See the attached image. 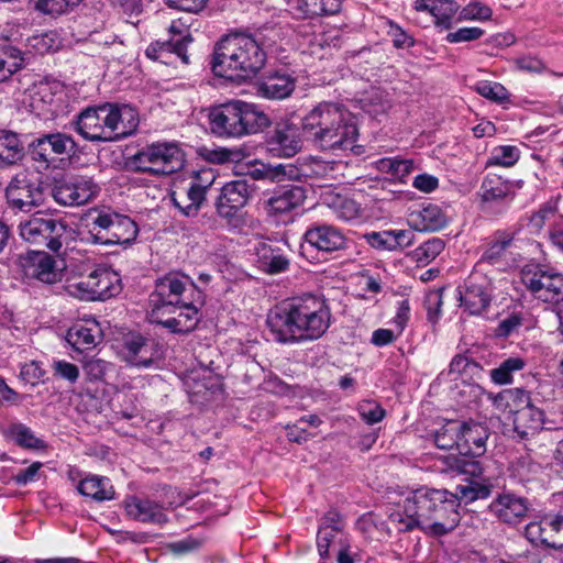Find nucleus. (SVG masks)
Returning <instances> with one entry per match:
<instances>
[{
    "label": "nucleus",
    "mask_w": 563,
    "mask_h": 563,
    "mask_svg": "<svg viewBox=\"0 0 563 563\" xmlns=\"http://www.w3.org/2000/svg\"><path fill=\"white\" fill-rule=\"evenodd\" d=\"M460 504L448 489L422 487L413 490L405 500L402 510L389 514L390 525L398 531L415 528L433 537L448 534L461 520Z\"/></svg>",
    "instance_id": "obj_1"
},
{
    "label": "nucleus",
    "mask_w": 563,
    "mask_h": 563,
    "mask_svg": "<svg viewBox=\"0 0 563 563\" xmlns=\"http://www.w3.org/2000/svg\"><path fill=\"white\" fill-rule=\"evenodd\" d=\"M331 308L327 300L305 295L283 301L269 310L267 327L280 343L320 339L331 324Z\"/></svg>",
    "instance_id": "obj_2"
},
{
    "label": "nucleus",
    "mask_w": 563,
    "mask_h": 563,
    "mask_svg": "<svg viewBox=\"0 0 563 563\" xmlns=\"http://www.w3.org/2000/svg\"><path fill=\"white\" fill-rule=\"evenodd\" d=\"M301 131L314 147L328 152L351 150L358 136L349 110L330 101L319 102L302 118Z\"/></svg>",
    "instance_id": "obj_3"
},
{
    "label": "nucleus",
    "mask_w": 563,
    "mask_h": 563,
    "mask_svg": "<svg viewBox=\"0 0 563 563\" xmlns=\"http://www.w3.org/2000/svg\"><path fill=\"white\" fill-rule=\"evenodd\" d=\"M267 54L260 38L234 33L214 46L211 68L216 76L242 82L254 78L265 66Z\"/></svg>",
    "instance_id": "obj_4"
},
{
    "label": "nucleus",
    "mask_w": 563,
    "mask_h": 563,
    "mask_svg": "<svg viewBox=\"0 0 563 563\" xmlns=\"http://www.w3.org/2000/svg\"><path fill=\"white\" fill-rule=\"evenodd\" d=\"M210 131L220 137L239 139L271 126L269 117L255 103L232 100L210 108Z\"/></svg>",
    "instance_id": "obj_5"
},
{
    "label": "nucleus",
    "mask_w": 563,
    "mask_h": 563,
    "mask_svg": "<svg viewBox=\"0 0 563 563\" xmlns=\"http://www.w3.org/2000/svg\"><path fill=\"white\" fill-rule=\"evenodd\" d=\"M189 299L205 302V295L190 276L172 271L155 282V288L150 295V319L156 320L175 313L177 305L189 303Z\"/></svg>",
    "instance_id": "obj_6"
},
{
    "label": "nucleus",
    "mask_w": 563,
    "mask_h": 563,
    "mask_svg": "<svg viewBox=\"0 0 563 563\" xmlns=\"http://www.w3.org/2000/svg\"><path fill=\"white\" fill-rule=\"evenodd\" d=\"M136 223L113 211L99 212L90 224L88 241L100 245H130L137 236Z\"/></svg>",
    "instance_id": "obj_7"
},
{
    "label": "nucleus",
    "mask_w": 563,
    "mask_h": 563,
    "mask_svg": "<svg viewBox=\"0 0 563 563\" xmlns=\"http://www.w3.org/2000/svg\"><path fill=\"white\" fill-rule=\"evenodd\" d=\"M184 153L174 143H153L139 151L131 161L135 170L170 175L184 166Z\"/></svg>",
    "instance_id": "obj_8"
},
{
    "label": "nucleus",
    "mask_w": 563,
    "mask_h": 563,
    "mask_svg": "<svg viewBox=\"0 0 563 563\" xmlns=\"http://www.w3.org/2000/svg\"><path fill=\"white\" fill-rule=\"evenodd\" d=\"M251 194V185L245 179L229 181L222 186L214 207L217 214L228 227L240 229L244 225L242 209L247 205Z\"/></svg>",
    "instance_id": "obj_9"
},
{
    "label": "nucleus",
    "mask_w": 563,
    "mask_h": 563,
    "mask_svg": "<svg viewBox=\"0 0 563 563\" xmlns=\"http://www.w3.org/2000/svg\"><path fill=\"white\" fill-rule=\"evenodd\" d=\"M460 306L470 314L487 311L495 297V286L487 273L474 266L472 273L457 288Z\"/></svg>",
    "instance_id": "obj_10"
},
{
    "label": "nucleus",
    "mask_w": 563,
    "mask_h": 563,
    "mask_svg": "<svg viewBox=\"0 0 563 563\" xmlns=\"http://www.w3.org/2000/svg\"><path fill=\"white\" fill-rule=\"evenodd\" d=\"M122 290L118 273L107 267H98L84 280L69 286V294L86 301H104Z\"/></svg>",
    "instance_id": "obj_11"
},
{
    "label": "nucleus",
    "mask_w": 563,
    "mask_h": 563,
    "mask_svg": "<svg viewBox=\"0 0 563 563\" xmlns=\"http://www.w3.org/2000/svg\"><path fill=\"white\" fill-rule=\"evenodd\" d=\"M67 223L51 217H33L19 225L20 236L35 245H44L53 252L63 246V238L67 233Z\"/></svg>",
    "instance_id": "obj_12"
},
{
    "label": "nucleus",
    "mask_w": 563,
    "mask_h": 563,
    "mask_svg": "<svg viewBox=\"0 0 563 563\" xmlns=\"http://www.w3.org/2000/svg\"><path fill=\"white\" fill-rule=\"evenodd\" d=\"M521 282L537 298L545 302L563 299V275L545 271L540 265H527L521 269Z\"/></svg>",
    "instance_id": "obj_13"
},
{
    "label": "nucleus",
    "mask_w": 563,
    "mask_h": 563,
    "mask_svg": "<svg viewBox=\"0 0 563 563\" xmlns=\"http://www.w3.org/2000/svg\"><path fill=\"white\" fill-rule=\"evenodd\" d=\"M5 198L10 207L31 211L44 202L42 181L34 175L21 172L7 186Z\"/></svg>",
    "instance_id": "obj_14"
},
{
    "label": "nucleus",
    "mask_w": 563,
    "mask_h": 563,
    "mask_svg": "<svg viewBox=\"0 0 563 563\" xmlns=\"http://www.w3.org/2000/svg\"><path fill=\"white\" fill-rule=\"evenodd\" d=\"M520 230V227H510L494 231L487 239L475 266L485 271L486 265H506L510 260L515 261L512 249L516 246V236Z\"/></svg>",
    "instance_id": "obj_15"
},
{
    "label": "nucleus",
    "mask_w": 563,
    "mask_h": 563,
    "mask_svg": "<svg viewBox=\"0 0 563 563\" xmlns=\"http://www.w3.org/2000/svg\"><path fill=\"white\" fill-rule=\"evenodd\" d=\"M482 210L486 213L503 214L515 198L512 183L495 174H488L479 188Z\"/></svg>",
    "instance_id": "obj_16"
},
{
    "label": "nucleus",
    "mask_w": 563,
    "mask_h": 563,
    "mask_svg": "<svg viewBox=\"0 0 563 563\" xmlns=\"http://www.w3.org/2000/svg\"><path fill=\"white\" fill-rule=\"evenodd\" d=\"M77 152L74 139L62 132L47 133L35 139L29 146L33 161L48 165L59 155H73Z\"/></svg>",
    "instance_id": "obj_17"
},
{
    "label": "nucleus",
    "mask_w": 563,
    "mask_h": 563,
    "mask_svg": "<svg viewBox=\"0 0 563 563\" xmlns=\"http://www.w3.org/2000/svg\"><path fill=\"white\" fill-rule=\"evenodd\" d=\"M530 509L529 499L512 492L498 493L488 506V511L499 522L511 527L521 523Z\"/></svg>",
    "instance_id": "obj_18"
},
{
    "label": "nucleus",
    "mask_w": 563,
    "mask_h": 563,
    "mask_svg": "<svg viewBox=\"0 0 563 563\" xmlns=\"http://www.w3.org/2000/svg\"><path fill=\"white\" fill-rule=\"evenodd\" d=\"M98 191V185L90 177L77 176L57 183L52 195L59 205L81 206L89 202Z\"/></svg>",
    "instance_id": "obj_19"
},
{
    "label": "nucleus",
    "mask_w": 563,
    "mask_h": 563,
    "mask_svg": "<svg viewBox=\"0 0 563 563\" xmlns=\"http://www.w3.org/2000/svg\"><path fill=\"white\" fill-rule=\"evenodd\" d=\"M18 262L27 278L49 285L62 280L63 271L56 267L55 258L44 251L26 252L19 256Z\"/></svg>",
    "instance_id": "obj_20"
},
{
    "label": "nucleus",
    "mask_w": 563,
    "mask_h": 563,
    "mask_svg": "<svg viewBox=\"0 0 563 563\" xmlns=\"http://www.w3.org/2000/svg\"><path fill=\"white\" fill-rule=\"evenodd\" d=\"M525 536L532 544L553 549L563 548V515L544 516L540 521L526 526Z\"/></svg>",
    "instance_id": "obj_21"
},
{
    "label": "nucleus",
    "mask_w": 563,
    "mask_h": 563,
    "mask_svg": "<svg viewBox=\"0 0 563 563\" xmlns=\"http://www.w3.org/2000/svg\"><path fill=\"white\" fill-rule=\"evenodd\" d=\"M266 145L274 155L292 157L301 150L302 142L298 128L288 120H283L276 123L273 132L267 136Z\"/></svg>",
    "instance_id": "obj_22"
},
{
    "label": "nucleus",
    "mask_w": 563,
    "mask_h": 563,
    "mask_svg": "<svg viewBox=\"0 0 563 563\" xmlns=\"http://www.w3.org/2000/svg\"><path fill=\"white\" fill-rule=\"evenodd\" d=\"M303 240L318 251L332 253L345 250L347 239L341 230L331 224H313L307 229Z\"/></svg>",
    "instance_id": "obj_23"
},
{
    "label": "nucleus",
    "mask_w": 563,
    "mask_h": 563,
    "mask_svg": "<svg viewBox=\"0 0 563 563\" xmlns=\"http://www.w3.org/2000/svg\"><path fill=\"white\" fill-rule=\"evenodd\" d=\"M123 505L126 516L133 520L159 526L168 521L164 507L148 498L128 496L124 499Z\"/></svg>",
    "instance_id": "obj_24"
},
{
    "label": "nucleus",
    "mask_w": 563,
    "mask_h": 563,
    "mask_svg": "<svg viewBox=\"0 0 563 563\" xmlns=\"http://www.w3.org/2000/svg\"><path fill=\"white\" fill-rule=\"evenodd\" d=\"M102 339V329L95 319H86L75 323L66 334L67 342L77 352L95 349Z\"/></svg>",
    "instance_id": "obj_25"
},
{
    "label": "nucleus",
    "mask_w": 563,
    "mask_h": 563,
    "mask_svg": "<svg viewBox=\"0 0 563 563\" xmlns=\"http://www.w3.org/2000/svg\"><path fill=\"white\" fill-rule=\"evenodd\" d=\"M306 199L301 186L289 185L276 189L266 201V210L271 216L289 213L300 207Z\"/></svg>",
    "instance_id": "obj_26"
},
{
    "label": "nucleus",
    "mask_w": 563,
    "mask_h": 563,
    "mask_svg": "<svg viewBox=\"0 0 563 563\" xmlns=\"http://www.w3.org/2000/svg\"><path fill=\"white\" fill-rule=\"evenodd\" d=\"M488 437V429L482 423L474 421L461 422L459 452L462 455L474 457L483 455L486 451Z\"/></svg>",
    "instance_id": "obj_27"
},
{
    "label": "nucleus",
    "mask_w": 563,
    "mask_h": 563,
    "mask_svg": "<svg viewBox=\"0 0 563 563\" xmlns=\"http://www.w3.org/2000/svg\"><path fill=\"white\" fill-rule=\"evenodd\" d=\"M188 301L189 303L177 305V309H181L177 317H159L151 321L163 325L173 333H188L194 331L200 320L199 308L202 307L205 302L191 301L190 299Z\"/></svg>",
    "instance_id": "obj_28"
},
{
    "label": "nucleus",
    "mask_w": 563,
    "mask_h": 563,
    "mask_svg": "<svg viewBox=\"0 0 563 563\" xmlns=\"http://www.w3.org/2000/svg\"><path fill=\"white\" fill-rule=\"evenodd\" d=\"M551 428L552 422L548 421L543 410L534 405L529 404L516 410L514 430L521 439L533 435L539 430Z\"/></svg>",
    "instance_id": "obj_29"
},
{
    "label": "nucleus",
    "mask_w": 563,
    "mask_h": 563,
    "mask_svg": "<svg viewBox=\"0 0 563 563\" xmlns=\"http://www.w3.org/2000/svg\"><path fill=\"white\" fill-rule=\"evenodd\" d=\"M102 114L100 106L89 107L76 117L71 125L85 140L106 142L107 135L102 126Z\"/></svg>",
    "instance_id": "obj_30"
},
{
    "label": "nucleus",
    "mask_w": 563,
    "mask_h": 563,
    "mask_svg": "<svg viewBox=\"0 0 563 563\" xmlns=\"http://www.w3.org/2000/svg\"><path fill=\"white\" fill-rule=\"evenodd\" d=\"M363 239L373 249L379 251H396L410 246L413 242V233L409 230L373 231L363 234Z\"/></svg>",
    "instance_id": "obj_31"
},
{
    "label": "nucleus",
    "mask_w": 563,
    "mask_h": 563,
    "mask_svg": "<svg viewBox=\"0 0 563 563\" xmlns=\"http://www.w3.org/2000/svg\"><path fill=\"white\" fill-rule=\"evenodd\" d=\"M191 42L192 36L189 33L180 36L179 38L156 41L148 45L145 54L148 58L153 60H161L165 64L168 63L165 60V57H167V55L175 54L184 64H188L189 57L187 55V47Z\"/></svg>",
    "instance_id": "obj_32"
},
{
    "label": "nucleus",
    "mask_w": 563,
    "mask_h": 563,
    "mask_svg": "<svg viewBox=\"0 0 563 563\" xmlns=\"http://www.w3.org/2000/svg\"><path fill=\"white\" fill-rule=\"evenodd\" d=\"M409 223L417 231L434 232L445 227L446 218L440 207L430 203L412 211L409 216Z\"/></svg>",
    "instance_id": "obj_33"
},
{
    "label": "nucleus",
    "mask_w": 563,
    "mask_h": 563,
    "mask_svg": "<svg viewBox=\"0 0 563 563\" xmlns=\"http://www.w3.org/2000/svg\"><path fill=\"white\" fill-rule=\"evenodd\" d=\"M77 490L80 495L102 503L114 498V489L110 479L103 476L89 475L79 481Z\"/></svg>",
    "instance_id": "obj_34"
},
{
    "label": "nucleus",
    "mask_w": 563,
    "mask_h": 563,
    "mask_svg": "<svg viewBox=\"0 0 563 563\" xmlns=\"http://www.w3.org/2000/svg\"><path fill=\"white\" fill-rule=\"evenodd\" d=\"M324 203L331 209L335 218L343 222H354L361 219L362 208L355 200L339 194L327 195Z\"/></svg>",
    "instance_id": "obj_35"
},
{
    "label": "nucleus",
    "mask_w": 563,
    "mask_h": 563,
    "mask_svg": "<svg viewBox=\"0 0 563 563\" xmlns=\"http://www.w3.org/2000/svg\"><path fill=\"white\" fill-rule=\"evenodd\" d=\"M24 157V146L19 135L12 131L0 130V168L12 166Z\"/></svg>",
    "instance_id": "obj_36"
},
{
    "label": "nucleus",
    "mask_w": 563,
    "mask_h": 563,
    "mask_svg": "<svg viewBox=\"0 0 563 563\" xmlns=\"http://www.w3.org/2000/svg\"><path fill=\"white\" fill-rule=\"evenodd\" d=\"M294 80L286 75L271 76L258 86V92L268 99H284L294 91Z\"/></svg>",
    "instance_id": "obj_37"
},
{
    "label": "nucleus",
    "mask_w": 563,
    "mask_h": 563,
    "mask_svg": "<svg viewBox=\"0 0 563 563\" xmlns=\"http://www.w3.org/2000/svg\"><path fill=\"white\" fill-rule=\"evenodd\" d=\"M206 175L210 176V179L207 181V184L192 180L184 192L187 197L186 199L190 200L189 206H185V209L187 210V217H196L206 201L207 191L214 180L213 173H206Z\"/></svg>",
    "instance_id": "obj_38"
},
{
    "label": "nucleus",
    "mask_w": 563,
    "mask_h": 563,
    "mask_svg": "<svg viewBox=\"0 0 563 563\" xmlns=\"http://www.w3.org/2000/svg\"><path fill=\"white\" fill-rule=\"evenodd\" d=\"M341 0H299L298 10L306 18L334 15L341 11Z\"/></svg>",
    "instance_id": "obj_39"
},
{
    "label": "nucleus",
    "mask_w": 563,
    "mask_h": 563,
    "mask_svg": "<svg viewBox=\"0 0 563 563\" xmlns=\"http://www.w3.org/2000/svg\"><path fill=\"white\" fill-rule=\"evenodd\" d=\"M260 265L268 274H279L288 269L289 260L279 249L264 245L260 254Z\"/></svg>",
    "instance_id": "obj_40"
},
{
    "label": "nucleus",
    "mask_w": 563,
    "mask_h": 563,
    "mask_svg": "<svg viewBox=\"0 0 563 563\" xmlns=\"http://www.w3.org/2000/svg\"><path fill=\"white\" fill-rule=\"evenodd\" d=\"M24 66V58L20 49L4 45L0 48V81L15 74Z\"/></svg>",
    "instance_id": "obj_41"
},
{
    "label": "nucleus",
    "mask_w": 563,
    "mask_h": 563,
    "mask_svg": "<svg viewBox=\"0 0 563 563\" xmlns=\"http://www.w3.org/2000/svg\"><path fill=\"white\" fill-rule=\"evenodd\" d=\"M490 488V485L481 484L477 481L470 479L466 484L457 485L455 493H452V495L456 497L460 505L461 501L468 504L476 499L487 498L492 493Z\"/></svg>",
    "instance_id": "obj_42"
},
{
    "label": "nucleus",
    "mask_w": 563,
    "mask_h": 563,
    "mask_svg": "<svg viewBox=\"0 0 563 563\" xmlns=\"http://www.w3.org/2000/svg\"><path fill=\"white\" fill-rule=\"evenodd\" d=\"M461 434V422L451 420L444 423L434 432L433 439L437 448L450 450L456 448L459 450V437Z\"/></svg>",
    "instance_id": "obj_43"
},
{
    "label": "nucleus",
    "mask_w": 563,
    "mask_h": 563,
    "mask_svg": "<svg viewBox=\"0 0 563 563\" xmlns=\"http://www.w3.org/2000/svg\"><path fill=\"white\" fill-rule=\"evenodd\" d=\"M8 435L20 446L40 450L46 446L45 442L34 435L32 430L22 423L10 426Z\"/></svg>",
    "instance_id": "obj_44"
},
{
    "label": "nucleus",
    "mask_w": 563,
    "mask_h": 563,
    "mask_svg": "<svg viewBox=\"0 0 563 563\" xmlns=\"http://www.w3.org/2000/svg\"><path fill=\"white\" fill-rule=\"evenodd\" d=\"M102 114V126L107 135L106 142L121 140L120 124L118 118V104L103 103L100 106Z\"/></svg>",
    "instance_id": "obj_45"
},
{
    "label": "nucleus",
    "mask_w": 563,
    "mask_h": 563,
    "mask_svg": "<svg viewBox=\"0 0 563 563\" xmlns=\"http://www.w3.org/2000/svg\"><path fill=\"white\" fill-rule=\"evenodd\" d=\"M442 472L475 476L481 473L479 464L475 461L461 459L455 455L444 456Z\"/></svg>",
    "instance_id": "obj_46"
},
{
    "label": "nucleus",
    "mask_w": 563,
    "mask_h": 563,
    "mask_svg": "<svg viewBox=\"0 0 563 563\" xmlns=\"http://www.w3.org/2000/svg\"><path fill=\"white\" fill-rule=\"evenodd\" d=\"M526 362L521 357H509L498 367L490 371V378L496 384H508L512 380V373L521 371Z\"/></svg>",
    "instance_id": "obj_47"
},
{
    "label": "nucleus",
    "mask_w": 563,
    "mask_h": 563,
    "mask_svg": "<svg viewBox=\"0 0 563 563\" xmlns=\"http://www.w3.org/2000/svg\"><path fill=\"white\" fill-rule=\"evenodd\" d=\"M444 250V242L439 238H432L413 251V257L422 265L429 264Z\"/></svg>",
    "instance_id": "obj_48"
},
{
    "label": "nucleus",
    "mask_w": 563,
    "mask_h": 563,
    "mask_svg": "<svg viewBox=\"0 0 563 563\" xmlns=\"http://www.w3.org/2000/svg\"><path fill=\"white\" fill-rule=\"evenodd\" d=\"M125 347L129 352L131 362L136 366L148 367L153 361L151 357L143 356L146 352L147 341L142 336L132 338L125 342Z\"/></svg>",
    "instance_id": "obj_49"
},
{
    "label": "nucleus",
    "mask_w": 563,
    "mask_h": 563,
    "mask_svg": "<svg viewBox=\"0 0 563 563\" xmlns=\"http://www.w3.org/2000/svg\"><path fill=\"white\" fill-rule=\"evenodd\" d=\"M438 2L440 5L433 1L432 4H426L424 7L428 8L435 16L438 25L449 29L451 25V19L457 8L452 0H438Z\"/></svg>",
    "instance_id": "obj_50"
},
{
    "label": "nucleus",
    "mask_w": 563,
    "mask_h": 563,
    "mask_svg": "<svg viewBox=\"0 0 563 563\" xmlns=\"http://www.w3.org/2000/svg\"><path fill=\"white\" fill-rule=\"evenodd\" d=\"M118 118L121 137L131 135L139 125V117L134 108L123 104L118 106Z\"/></svg>",
    "instance_id": "obj_51"
},
{
    "label": "nucleus",
    "mask_w": 563,
    "mask_h": 563,
    "mask_svg": "<svg viewBox=\"0 0 563 563\" xmlns=\"http://www.w3.org/2000/svg\"><path fill=\"white\" fill-rule=\"evenodd\" d=\"M475 90L481 96L497 102H503L509 97L507 89L503 85L487 80L477 82Z\"/></svg>",
    "instance_id": "obj_52"
},
{
    "label": "nucleus",
    "mask_w": 563,
    "mask_h": 563,
    "mask_svg": "<svg viewBox=\"0 0 563 563\" xmlns=\"http://www.w3.org/2000/svg\"><path fill=\"white\" fill-rule=\"evenodd\" d=\"M112 365L101 358H89L84 362L82 369L90 382H101Z\"/></svg>",
    "instance_id": "obj_53"
},
{
    "label": "nucleus",
    "mask_w": 563,
    "mask_h": 563,
    "mask_svg": "<svg viewBox=\"0 0 563 563\" xmlns=\"http://www.w3.org/2000/svg\"><path fill=\"white\" fill-rule=\"evenodd\" d=\"M481 369L482 367L476 361L468 358L465 355L457 354L452 358L450 363L449 373L457 375L465 374L472 376L479 372Z\"/></svg>",
    "instance_id": "obj_54"
},
{
    "label": "nucleus",
    "mask_w": 563,
    "mask_h": 563,
    "mask_svg": "<svg viewBox=\"0 0 563 563\" xmlns=\"http://www.w3.org/2000/svg\"><path fill=\"white\" fill-rule=\"evenodd\" d=\"M81 0H36L35 9L45 14H63Z\"/></svg>",
    "instance_id": "obj_55"
},
{
    "label": "nucleus",
    "mask_w": 563,
    "mask_h": 563,
    "mask_svg": "<svg viewBox=\"0 0 563 563\" xmlns=\"http://www.w3.org/2000/svg\"><path fill=\"white\" fill-rule=\"evenodd\" d=\"M387 36L396 48H409L415 44V40L398 24L388 21Z\"/></svg>",
    "instance_id": "obj_56"
},
{
    "label": "nucleus",
    "mask_w": 563,
    "mask_h": 563,
    "mask_svg": "<svg viewBox=\"0 0 563 563\" xmlns=\"http://www.w3.org/2000/svg\"><path fill=\"white\" fill-rule=\"evenodd\" d=\"M519 158V151L516 146H500L495 150L489 162L493 165L509 167L512 166Z\"/></svg>",
    "instance_id": "obj_57"
},
{
    "label": "nucleus",
    "mask_w": 563,
    "mask_h": 563,
    "mask_svg": "<svg viewBox=\"0 0 563 563\" xmlns=\"http://www.w3.org/2000/svg\"><path fill=\"white\" fill-rule=\"evenodd\" d=\"M339 531L328 528H319L317 534V549L322 560L330 559V547L339 536Z\"/></svg>",
    "instance_id": "obj_58"
},
{
    "label": "nucleus",
    "mask_w": 563,
    "mask_h": 563,
    "mask_svg": "<svg viewBox=\"0 0 563 563\" xmlns=\"http://www.w3.org/2000/svg\"><path fill=\"white\" fill-rule=\"evenodd\" d=\"M358 413L367 424L379 422L385 417L383 407L374 401H364L358 406Z\"/></svg>",
    "instance_id": "obj_59"
},
{
    "label": "nucleus",
    "mask_w": 563,
    "mask_h": 563,
    "mask_svg": "<svg viewBox=\"0 0 563 563\" xmlns=\"http://www.w3.org/2000/svg\"><path fill=\"white\" fill-rule=\"evenodd\" d=\"M52 368L55 376L66 379L70 384H75L79 377V368L67 361H54Z\"/></svg>",
    "instance_id": "obj_60"
},
{
    "label": "nucleus",
    "mask_w": 563,
    "mask_h": 563,
    "mask_svg": "<svg viewBox=\"0 0 563 563\" xmlns=\"http://www.w3.org/2000/svg\"><path fill=\"white\" fill-rule=\"evenodd\" d=\"M522 324V318L518 313H511L504 320H501L496 330L495 334L500 338H507L517 331Z\"/></svg>",
    "instance_id": "obj_61"
},
{
    "label": "nucleus",
    "mask_w": 563,
    "mask_h": 563,
    "mask_svg": "<svg viewBox=\"0 0 563 563\" xmlns=\"http://www.w3.org/2000/svg\"><path fill=\"white\" fill-rule=\"evenodd\" d=\"M484 31L479 27H461L446 35L449 43L470 42L479 38Z\"/></svg>",
    "instance_id": "obj_62"
},
{
    "label": "nucleus",
    "mask_w": 563,
    "mask_h": 563,
    "mask_svg": "<svg viewBox=\"0 0 563 563\" xmlns=\"http://www.w3.org/2000/svg\"><path fill=\"white\" fill-rule=\"evenodd\" d=\"M202 545V540L192 536H188L176 542L168 544V549L175 554H185L199 549Z\"/></svg>",
    "instance_id": "obj_63"
},
{
    "label": "nucleus",
    "mask_w": 563,
    "mask_h": 563,
    "mask_svg": "<svg viewBox=\"0 0 563 563\" xmlns=\"http://www.w3.org/2000/svg\"><path fill=\"white\" fill-rule=\"evenodd\" d=\"M44 375L45 371L41 367L40 363L35 361L24 364L20 372L22 379L32 385H35Z\"/></svg>",
    "instance_id": "obj_64"
}]
</instances>
